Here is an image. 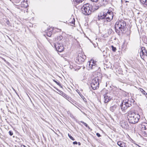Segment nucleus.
Segmentation results:
<instances>
[{
    "label": "nucleus",
    "mask_w": 147,
    "mask_h": 147,
    "mask_svg": "<svg viewBox=\"0 0 147 147\" xmlns=\"http://www.w3.org/2000/svg\"><path fill=\"white\" fill-rule=\"evenodd\" d=\"M96 61L93 60L91 59L88 61L87 64V67H88L89 69H92L96 71L99 68L96 64Z\"/></svg>",
    "instance_id": "nucleus-8"
},
{
    "label": "nucleus",
    "mask_w": 147,
    "mask_h": 147,
    "mask_svg": "<svg viewBox=\"0 0 147 147\" xmlns=\"http://www.w3.org/2000/svg\"><path fill=\"white\" fill-rule=\"evenodd\" d=\"M53 29L52 28H48L47 30L46 31V34L47 35L49 36L50 37L52 35L53 33Z\"/></svg>",
    "instance_id": "nucleus-15"
},
{
    "label": "nucleus",
    "mask_w": 147,
    "mask_h": 147,
    "mask_svg": "<svg viewBox=\"0 0 147 147\" xmlns=\"http://www.w3.org/2000/svg\"><path fill=\"white\" fill-rule=\"evenodd\" d=\"M64 40V38H63V36L61 35L57 36L55 39V41L56 43H63V42L65 41Z\"/></svg>",
    "instance_id": "nucleus-13"
},
{
    "label": "nucleus",
    "mask_w": 147,
    "mask_h": 147,
    "mask_svg": "<svg viewBox=\"0 0 147 147\" xmlns=\"http://www.w3.org/2000/svg\"><path fill=\"white\" fill-rule=\"evenodd\" d=\"M113 12L109 10L107 13H100L98 16V19L99 20H103L104 22H107L113 19Z\"/></svg>",
    "instance_id": "nucleus-2"
},
{
    "label": "nucleus",
    "mask_w": 147,
    "mask_h": 147,
    "mask_svg": "<svg viewBox=\"0 0 147 147\" xmlns=\"http://www.w3.org/2000/svg\"><path fill=\"white\" fill-rule=\"evenodd\" d=\"M140 91L144 94V95H147V93L143 89L140 88Z\"/></svg>",
    "instance_id": "nucleus-21"
},
{
    "label": "nucleus",
    "mask_w": 147,
    "mask_h": 147,
    "mask_svg": "<svg viewBox=\"0 0 147 147\" xmlns=\"http://www.w3.org/2000/svg\"><path fill=\"white\" fill-rule=\"evenodd\" d=\"M120 125L123 128L127 129L129 127V126L127 122L124 120L121 121L120 122Z\"/></svg>",
    "instance_id": "nucleus-14"
},
{
    "label": "nucleus",
    "mask_w": 147,
    "mask_h": 147,
    "mask_svg": "<svg viewBox=\"0 0 147 147\" xmlns=\"http://www.w3.org/2000/svg\"><path fill=\"white\" fill-rule=\"evenodd\" d=\"M80 122L82 123L85 126H86V127H89V126H88V124H87L86 123L82 121H80Z\"/></svg>",
    "instance_id": "nucleus-22"
},
{
    "label": "nucleus",
    "mask_w": 147,
    "mask_h": 147,
    "mask_svg": "<svg viewBox=\"0 0 147 147\" xmlns=\"http://www.w3.org/2000/svg\"><path fill=\"white\" fill-rule=\"evenodd\" d=\"M115 28L116 32L119 35L121 33H125L126 31V24L123 20L117 22L115 24Z\"/></svg>",
    "instance_id": "nucleus-1"
},
{
    "label": "nucleus",
    "mask_w": 147,
    "mask_h": 147,
    "mask_svg": "<svg viewBox=\"0 0 147 147\" xmlns=\"http://www.w3.org/2000/svg\"><path fill=\"white\" fill-rule=\"evenodd\" d=\"M83 1V0H73V2L77 4L81 3Z\"/></svg>",
    "instance_id": "nucleus-20"
},
{
    "label": "nucleus",
    "mask_w": 147,
    "mask_h": 147,
    "mask_svg": "<svg viewBox=\"0 0 147 147\" xmlns=\"http://www.w3.org/2000/svg\"><path fill=\"white\" fill-rule=\"evenodd\" d=\"M107 2L108 0H101V3L103 5L107 4Z\"/></svg>",
    "instance_id": "nucleus-18"
},
{
    "label": "nucleus",
    "mask_w": 147,
    "mask_h": 147,
    "mask_svg": "<svg viewBox=\"0 0 147 147\" xmlns=\"http://www.w3.org/2000/svg\"><path fill=\"white\" fill-rule=\"evenodd\" d=\"M7 22H8V23H9V21H7Z\"/></svg>",
    "instance_id": "nucleus-40"
},
{
    "label": "nucleus",
    "mask_w": 147,
    "mask_h": 147,
    "mask_svg": "<svg viewBox=\"0 0 147 147\" xmlns=\"http://www.w3.org/2000/svg\"><path fill=\"white\" fill-rule=\"evenodd\" d=\"M47 39L52 46H54L55 47L57 51L59 52H61L64 50V47L63 45V43H58L56 44L53 43L52 40L50 39L47 38Z\"/></svg>",
    "instance_id": "nucleus-7"
},
{
    "label": "nucleus",
    "mask_w": 147,
    "mask_h": 147,
    "mask_svg": "<svg viewBox=\"0 0 147 147\" xmlns=\"http://www.w3.org/2000/svg\"><path fill=\"white\" fill-rule=\"evenodd\" d=\"M142 135L144 136H147V123H142L140 126Z\"/></svg>",
    "instance_id": "nucleus-9"
},
{
    "label": "nucleus",
    "mask_w": 147,
    "mask_h": 147,
    "mask_svg": "<svg viewBox=\"0 0 147 147\" xmlns=\"http://www.w3.org/2000/svg\"><path fill=\"white\" fill-rule=\"evenodd\" d=\"M140 55L142 59H143L145 56H147V52L146 49L144 47H142L140 49Z\"/></svg>",
    "instance_id": "nucleus-11"
},
{
    "label": "nucleus",
    "mask_w": 147,
    "mask_h": 147,
    "mask_svg": "<svg viewBox=\"0 0 147 147\" xmlns=\"http://www.w3.org/2000/svg\"><path fill=\"white\" fill-rule=\"evenodd\" d=\"M53 81L55 82V80H53Z\"/></svg>",
    "instance_id": "nucleus-38"
},
{
    "label": "nucleus",
    "mask_w": 147,
    "mask_h": 147,
    "mask_svg": "<svg viewBox=\"0 0 147 147\" xmlns=\"http://www.w3.org/2000/svg\"><path fill=\"white\" fill-rule=\"evenodd\" d=\"M62 96L65 98V97H67V95L64 93L63 94Z\"/></svg>",
    "instance_id": "nucleus-33"
},
{
    "label": "nucleus",
    "mask_w": 147,
    "mask_h": 147,
    "mask_svg": "<svg viewBox=\"0 0 147 147\" xmlns=\"http://www.w3.org/2000/svg\"><path fill=\"white\" fill-rule=\"evenodd\" d=\"M140 2L143 4L147 5V0H140Z\"/></svg>",
    "instance_id": "nucleus-19"
},
{
    "label": "nucleus",
    "mask_w": 147,
    "mask_h": 147,
    "mask_svg": "<svg viewBox=\"0 0 147 147\" xmlns=\"http://www.w3.org/2000/svg\"><path fill=\"white\" fill-rule=\"evenodd\" d=\"M75 19L74 18L73 19V20H72L71 22V24L72 25H71V26H73L74 25H75Z\"/></svg>",
    "instance_id": "nucleus-25"
},
{
    "label": "nucleus",
    "mask_w": 147,
    "mask_h": 147,
    "mask_svg": "<svg viewBox=\"0 0 147 147\" xmlns=\"http://www.w3.org/2000/svg\"><path fill=\"white\" fill-rule=\"evenodd\" d=\"M111 47L112 48V50L114 52H115L116 50V47H114L113 45L111 46Z\"/></svg>",
    "instance_id": "nucleus-23"
},
{
    "label": "nucleus",
    "mask_w": 147,
    "mask_h": 147,
    "mask_svg": "<svg viewBox=\"0 0 147 147\" xmlns=\"http://www.w3.org/2000/svg\"><path fill=\"white\" fill-rule=\"evenodd\" d=\"M56 84H57L58 85H59V86H60V87H61V84H60L59 83V82H57Z\"/></svg>",
    "instance_id": "nucleus-30"
},
{
    "label": "nucleus",
    "mask_w": 147,
    "mask_h": 147,
    "mask_svg": "<svg viewBox=\"0 0 147 147\" xmlns=\"http://www.w3.org/2000/svg\"><path fill=\"white\" fill-rule=\"evenodd\" d=\"M58 91L60 92L61 94V95L62 96L63 94L64 93L63 92L60 90H58Z\"/></svg>",
    "instance_id": "nucleus-26"
},
{
    "label": "nucleus",
    "mask_w": 147,
    "mask_h": 147,
    "mask_svg": "<svg viewBox=\"0 0 147 147\" xmlns=\"http://www.w3.org/2000/svg\"><path fill=\"white\" fill-rule=\"evenodd\" d=\"M117 144L120 147H126L125 143L122 141H120L118 142Z\"/></svg>",
    "instance_id": "nucleus-16"
},
{
    "label": "nucleus",
    "mask_w": 147,
    "mask_h": 147,
    "mask_svg": "<svg viewBox=\"0 0 147 147\" xmlns=\"http://www.w3.org/2000/svg\"><path fill=\"white\" fill-rule=\"evenodd\" d=\"M135 102L134 100L132 98H129L123 100L121 105V109L123 111L126 109L128 107L132 106Z\"/></svg>",
    "instance_id": "nucleus-4"
},
{
    "label": "nucleus",
    "mask_w": 147,
    "mask_h": 147,
    "mask_svg": "<svg viewBox=\"0 0 147 147\" xmlns=\"http://www.w3.org/2000/svg\"><path fill=\"white\" fill-rule=\"evenodd\" d=\"M65 98L68 100H70V98L67 95V97H65Z\"/></svg>",
    "instance_id": "nucleus-28"
},
{
    "label": "nucleus",
    "mask_w": 147,
    "mask_h": 147,
    "mask_svg": "<svg viewBox=\"0 0 147 147\" xmlns=\"http://www.w3.org/2000/svg\"><path fill=\"white\" fill-rule=\"evenodd\" d=\"M55 82L56 84V83H57V81H56L55 80Z\"/></svg>",
    "instance_id": "nucleus-36"
},
{
    "label": "nucleus",
    "mask_w": 147,
    "mask_h": 147,
    "mask_svg": "<svg viewBox=\"0 0 147 147\" xmlns=\"http://www.w3.org/2000/svg\"><path fill=\"white\" fill-rule=\"evenodd\" d=\"M96 136H97L98 137H100V136H101V135H100V134H99V133H96Z\"/></svg>",
    "instance_id": "nucleus-29"
},
{
    "label": "nucleus",
    "mask_w": 147,
    "mask_h": 147,
    "mask_svg": "<svg viewBox=\"0 0 147 147\" xmlns=\"http://www.w3.org/2000/svg\"><path fill=\"white\" fill-rule=\"evenodd\" d=\"M104 102L105 103H107L111 99V97L110 96V94L109 93H106L104 95Z\"/></svg>",
    "instance_id": "nucleus-12"
},
{
    "label": "nucleus",
    "mask_w": 147,
    "mask_h": 147,
    "mask_svg": "<svg viewBox=\"0 0 147 147\" xmlns=\"http://www.w3.org/2000/svg\"><path fill=\"white\" fill-rule=\"evenodd\" d=\"M91 1H92L93 2H96L98 0H90Z\"/></svg>",
    "instance_id": "nucleus-31"
},
{
    "label": "nucleus",
    "mask_w": 147,
    "mask_h": 147,
    "mask_svg": "<svg viewBox=\"0 0 147 147\" xmlns=\"http://www.w3.org/2000/svg\"><path fill=\"white\" fill-rule=\"evenodd\" d=\"M9 135L11 136H12L13 135V132L12 131H9Z\"/></svg>",
    "instance_id": "nucleus-27"
},
{
    "label": "nucleus",
    "mask_w": 147,
    "mask_h": 147,
    "mask_svg": "<svg viewBox=\"0 0 147 147\" xmlns=\"http://www.w3.org/2000/svg\"><path fill=\"white\" fill-rule=\"evenodd\" d=\"M78 144L79 145H81V143L80 142H78Z\"/></svg>",
    "instance_id": "nucleus-35"
},
{
    "label": "nucleus",
    "mask_w": 147,
    "mask_h": 147,
    "mask_svg": "<svg viewBox=\"0 0 147 147\" xmlns=\"http://www.w3.org/2000/svg\"><path fill=\"white\" fill-rule=\"evenodd\" d=\"M109 30L110 31H112V30H111V29H110V30Z\"/></svg>",
    "instance_id": "nucleus-39"
},
{
    "label": "nucleus",
    "mask_w": 147,
    "mask_h": 147,
    "mask_svg": "<svg viewBox=\"0 0 147 147\" xmlns=\"http://www.w3.org/2000/svg\"><path fill=\"white\" fill-rule=\"evenodd\" d=\"M127 118L130 123L134 124L138 122L140 116L138 114H136L134 112L130 111L128 114Z\"/></svg>",
    "instance_id": "nucleus-3"
},
{
    "label": "nucleus",
    "mask_w": 147,
    "mask_h": 147,
    "mask_svg": "<svg viewBox=\"0 0 147 147\" xmlns=\"http://www.w3.org/2000/svg\"><path fill=\"white\" fill-rule=\"evenodd\" d=\"M92 9V5L88 3L84 4L82 8V13L85 15H88L91 14Z\"/></svg>",
    "instance_id": "nucleus-5"
},
{
    "label": "nucleus",
    "mask_w": 147,
    "mask_h": 147,
    "mask_svg": "<svg viewBox=\"0 0 147 147\" xmlns=\"http://www.w3.org/2000/svg\"><path fill=\"white\" fill-rule=\"evenodd\" d=\"M55 82L56 84V83H57V81H56L55 80Z\"/></svg>",
    "instance_id": "nucleus-37"
},
{
    "label": "nucleus",
    "mask_w": 147,
    "mask_h": 147,
    "mask_svg": "<svg viewBox=\"0 0 147 147\" xmlns=\"http://www.w3.org/2000/svg\"><path fill=\"white\" fill-rule=\"evenodd\" d=\"M101 76L100 73L99 76H98L92 79L91 84V86L93 90H96L98 88L99 81L101 79Z\"/></svg>",
    "instance_id": "nucleus-6"
},
{
    "label": "nucleus",
    "mask_w": 147,
    "mask_h": 147,
    "mask_svg": "<svg viewBox=\"0 0 147 147\" xmlns=\"http://www.w3.org/2000/svg\"><path fill=\"white\" fill-rule=\"evenodd\" d=\"M117 107V106L116 105H114L112 106L110 108V110L112 112H114L115 110L116 109Z\"/></svg>",
    "instance_id": "nucleus-17"
},
{
    "label": "nucleus",
    "mask_w": 147,
    "mask_h": 147,
    "mask_svg": "<svg viewBox=\"0 0 147 147\" xmlns=\"http://www.w3.org/2000/svg\"><path fill=\"white\" fill-rule=\"evenodd\" d=\"M26 5H25V6H24V7L25 8L27 7L28 6V4H27L26 3Z\"/></svg>",
    "instance_id": "nucleus-34"
},
{
    "label": "nucleus",
    "mask_w": 147,
    "mask_h": 147,
    "mask_svg": "<svg viewBox=\"0 0 147 147\" xmlns=\"http://www.w3.org/2000/svg\"><path fill=\"white\" fill-rule=\"evenodd\" d=\"M86 59V56L85 55L80 54L76 58V62L78 64H82L84 61Z\"/></svg>",
    "instance_id": "nucleus-10"
},
{
    "label": "nucleus",
    "mask_w": 147,
    "mask_h": 147,
    "mask_svg": "<svg viewBox=\"0 0 147 147\" xmlns=\"http://www.w3.org/2000/svg\"><path fill=\"white\" fill-rule=\"evenodd\" d=\"M68 136L69 138L73 140H74L75 139L73 138L71 135H69V134H68Z\"/></svg>",
    "instance_id": "nucleus-24"
},
{
    "label": "nucleus",
    "mask_w": 147,
    "mask_h": 147,
    "mask_svg": "<svg viewBox=\"0 0 147 147\" xmlns=\"http://www.w3.org/2000/svg\"><path fill=\"white\" fill-rule=\"evenodd\" d=\"M77 144L78 142L76 141L74 142H73V144Z\"/></svg>",
    "instance_id": "nucleus-32"
}]
</instances>
